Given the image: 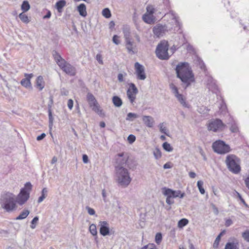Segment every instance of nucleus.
Masks as SVG:
<instances>
[{
    "instance_id": "1",
    "label": "nucleus",
    "mask_w": 249,
    "mask_h": 249,
    "mask_svg": "<svg viewBox=\"0 0 249 249\" xmlns=\"http://www.w3.org/2000/svg\"><path fill=\"white\" fill-rule=\"evenodd\" d=\"M176 71L177 77L181 80L185 89L194 82V74L188 63L181 62L178 63L176 66Z\"/></svg>"
},
{
    "instance_id": "2",
    "label": "nucleus",
    "mask_w": 249,
    "mask_h": 249,
    "mask_svg": "<svg viewBox=\"0 0 249 249\" xmlns=\"http://www.w3.org/2000/svg\"><path fill=\"white\" fill-rule=\"evenodd\" d=\"M176 71L177 77L181 80L185 89L194 82V74L188 63L181 62L178 63L176 66Z\"/></svg>"
},
{
    "instance_id": "3",
    "label": "nucleus",
    "mask_w": 249,
    "mask_h": 249,
    "mask_svg": "<svg viewBox=\"0 0 249 249\" xmlns=\"http://www.w3.org/2000/svg\"><path fill=\"white\" fill-rule=\"evenodd\" d=\"M116 180L119 185L127 187L131 181L129 173L124 167L115 166Z\"/></svg>"
},
{
    "instance_id": "4",
    "label": "nucleus",
    "mask_w": 249,
    "mask_h": 249,
    "mask_svg": "<svg viewBox=\"0 0 249 249\" xmlns=\"http://www.w3.org/2000/svg\"><path fill=\"white\" fill-rule=\"evenodd\" d=\"M0 205L6 212H10L16 208V200L15 196L10 193L3 194L0 198Z\"/></svg>"
},
{
    "instance_id": "5",
    "label": "nucleus",
    "mask_w": 249,
    "mask_h": 249,
    "mask_svg": "<svg viewBox=\"0 0 249 249\" xmlns=\"http://www.w3.org/2000/svg\"><path fill=\"white\" fill-rule=\"evenodd\" d=\"M225 163L229 170L232 173L237 174L240 172V160L235 155H228L226 157Z\"/></svg>"
},
{
    "instance_id": "6",
    "label": "nucleus",
    "mask_w": 249,
    "mask_h": 249,
    "mask_svg": "<svg viewBox=\"0 0 249 249\" xmlns=\"http://www.w3.org/2000/svg\"><path fill=\"white\" fill-rule=\"evenodd\" d=\"M32 184L30 182H26L24 188L21 189L19 194L17 197L16 201L20 205L24 204L30 196V193L32 190Z\"/></svg>"
},
{
    "instance_id": "7",
    "label": "nucleus",
    "mask_w": 249,
    "mask_h": 249,
    "mask_svg": "<svg viewBox=\"0 0 249 249\" xmlns=\"http://www.w3.org/2000/svg\"><path fill=\"white\" fill-rule=\"evenodd\" d=\"M169 46L168 42L161 41L158 44L156 50L157 56L161 60H167L169 58L168 53Z\"/></svg>"
},
{
    "instance_id": "8",
    "label": "nucleus",
    "mask_w": 249,
    "mask_h": 249,
    "mask_svg": "<svg viewBox=\"0 0 249 249\" xmlns=\"http://www.w3.org/2000/svg\"><path fill=\"white\" fill-rule=\"evenodd\" d=\"M212 148L214 152L219 154H225L231 151L230 146L221 140L214 142L212 144Z\"/></svg>"
},
{
    "instance_id": "9",
    "label": "nucleus",
    "mask_w": 249,
    "mask_h": 249,
    "mask_svg": "<svg viewBox=\"0 0 249 249\" xmlns=\"http://www.w3.org/2000/svg\"><path fill=\"white\" fill-rule=\"evenodd\" d=\"M226 127V125L224 124L222 121L219 119H213L211 120L208 125V129L209 131L217 132L222 131Z\"/></svg>"
},
{
    "instance_id": "10",
    "label": "nucleus",
    "mask_w": 249,
    "mask_h": 249,
    "mask_svg": "<svg viewBox=\"0 0 249 249\" xmlns=\"http://www.w3.org/2000/svg\"><path fill=\"white\" fill-rule=\"evenodd\" d=\"M87 101L89 107L92 108V110L97 113L98 115H102V110L100 109L99 104L92 94L88 93L87 96Z\"/></svg>"
},
{
    "instance_id": "11",
    "label": "nucleus",
    "mask_w": 249,
    "mask_h": 249,
    "mask_svg": "<svg viewBox=\"0 0 249 249\" xmlns=\"http://www.w3.org/2000/svg\"><path fill=\"white\" fill-rule=\"evenodd\" d=\"M59 67L63 71L67 74L71 76H74L76 73L75 68L66 61H61L59 63Z\"/></svg>"
},
{
    "instance_id": "12",
    "label": "nucleus",
    "mask_w": 249,
    "mask_h": 249,
    "mask_svg": "<svg viewBox=\"0 0 249 249\" xmlns=\"http://www.w3.org/2000/svg\"><path fill=\"white\" fill-rule=\"evenodd\" d=\"M169 87L172 91V92L177 98L178 102L184 107H188V104L185 102V98L183 97L182 94L179 93L178 88L173 83H171L169 85Z\"/></svg>"
},
{
    "instance_id": "13",
    "label": "nucleus",
    "mask_w": 249,
    "mask_h": 249,
    "mask_svg": "<svg viewBox=\"0 0 249 249\" xmlns=\"http://www.w3.org/2000/svg\"><path fill=\"white\" fill-rule=\"evenodd\" d=\"M170 29L166 25L158 24L153 28V32L157 37L162 36Z\"/></svg>"
},
{
    "instance_id": "14",
    "label": "nucleus",
    "mask_w": 249,
    "mask_h": 249,
    "mask_svg": "<svg viewBox=\"0 0 249 249\" xmlns=\"http://www.w3.org/2000/svg\"><path fill=\"white\" fill-rule=\"evenodd\" d=\"M138 92V90L135 85L133 83H130L127 90L126 94L131 103L133 104L135 102L136 96Z\"/></svg>"
},
{
    "instance_id": "15",
    "label": "nucleus",
    "mask_w": 249,
    "mask_h": 249,
    "mask_svg": "<svg viewBox=\"0 0 249 249\" xmlns=\"http://www.w3.org/2000/svg\"><path fill=\"white\" fill-rule=\"evenodd\" d=\"M134 66L137 79L141 80H145L146 76L144 67L138 62H136Z\"/></svg>"
},
{
    "instance_id": "16",
    "label": "nucleus",
    "mask_w": 249,
    "mask_h": 249,
    "mask_svg": "<svg viewBox=\"0 0 249 249\" xmlns=\"http://www.w3.org/2000/svg\"><path fill=\"white\" fill-rule=\"evenodd\" d=\"M128 159V156L127 154H125L123 152L118 154L116 158L117 163L116 166L124 167V166L127 164Z\"/></svg>"
},
{
    "instance_id": "17",
    "label": "nucleus",
    "mask_w": 249,
    "mask_h": 249,
    "mask_svg": "<svg viewBox=\"0 0 249 249\" xmlns=\"http://www.w3.org/2000/svg\"><path fill=\"white\" fill-rule=\"evenodd\" d=\"M100 233L103 236H106L109 234V224L107 221L99 222Z\"/></svg>"
},
{
    "instance_id": "18",
    "label": "nucleus",
    "mask_w": 249,
    "mask_h": 249,
    "mask_svg": "<svg viewBox=\"0 0 249 249\" xmlns=\"http://www.w3.org/2000/svg\"><path fill=\"white\" fill-rule=\"evenodd\" d=\"M33 76L34 75L33 73H25L24 76L25 78H23L21 81V85L26 88H31V83L30 80L33 77Z\"/></svg>"
},
{
    "instance_id": "19",
    "label": "nucleus",
    "mask_w": 249,
    "mask_h": 249,
    "mask_svg": "<svg viewBox=\"0 0 249 249\" xmlns=\"http://www.w3.org/2000/svg\"><path fill=\"white\" fill-rule=\"evenodd\" d=\"M164 191L163 194L164 196H169L171 198L178 197L179 195L180 194V190H173L169 188H164Z\"/></svg>"
},
{
    "instance_id": "20",
    "label": "nucleus",
    "mask_w": 249,
    "mask_h": 249,
    "mask_svg": "<svg viewBox=\"0 0 249 249\" xmlns=\"http://www.w3.org/2000/svg\"><path fill=\"white\" fill-rule=\"evenodd\" d=\"M50 103L48 104V113H49V128L52 129L53 125V118L52 112V106L53 104V98L52 96H50Z\"/></svg>"
},
{
    "instance_id": "21",
    "label": "nucleus",
    "mask_w": 249,
    "mask_h": 249,
    "mask_svg": "<svg viewBox=\"0 0 249 249\" xmlns=\"http://www.w3.org/2000/svg\"><path fill=\"white\" fill-rule=\"evenodd\" d=\"M207 86L208 89L213 92L217 90V86L216 85L215 80L212 78H209L207 80Z\"/></svg>"
},
{
    "instance_id": "22",
    "label": "nucleus",
    "mask_w": 249,
    "mask_h": 249,
    "mask_svg": "<svg viewBox=\"0 0 249 249\" xmlns=\"http://www.w3.org/2000/svg\"><path fill=\"white\" fill-rule=\"evenodd\" d=\"M142 20L146 23L153 24L155 21V18L153 15L148 14L147 13L144 14L142 17Z\"/></svg>"
},
{
    "instance_id": "23",
    "label": "nucleus",
    "mask_w": 249,
    "mask_h": 249,
    "mask_svg": "<svg viewBox=\"0 0 249 249\" xmlns=\"http://www.w3.org/2000/svg\"><path fill=\"white\" fill-rule=\"evenodd\" d=\"M142 121L144 124L148 127H152L154 123V119L150 116H143Z\"/></svg>"
},
{
    "instance_id": "24",
    "label": "nucleus",
    "mask_w": 249,
    "mask_h": 249,
    "mask_svg": "<svg viewBox=\"0 0 249 249\" xmlns=\"http://www.w3.org/2000/svg\"><path fill=\"white\" fill-rule=\"evenodd\" d=\"M224 249H239V242L237 240L229 242L225 245Z\"/></svg>"
},
{
    "instance_id": "25",
    "label": "nucleus",
    "mask_w": 249,
    "mask_h": 249,
    "mask_svg": "<svg viewBox=\"0 0 249 249\" xmlns=\"http://www.w3.org/2000/svg\"><path fill=\"white\" fill-rule=\"evenodd\" d=\"M77 10L81 16L83 17L87 16V12L86 10V6L84 3L80 4L77 6Z\"/></svg>"
},
{
    "instance_id": "26",
    "label": "nucleus",
    "mask_w": 249,
    "mask_h": 249,
    "mask_svg": "<svg viewBox=\"0 0 249 249\" xmlns=\"http://www.w3.org/2000/svg\"><path fill=\"white\" fill-rule=\"evenodd\" d=\"M36 88L39 90H42L45 86V82L42 76H39L36 80Z\"/></svg>"
},
{
    "instance_id": "27",
    "label": "nucleus",
    "mask_w": 249,
    "mask_h": 249,
    "mask_svg": "<svg viewBox=\"0 0 249 249\" xmlns=\"http://www.w3.org/2000/svg\"><path fill=\"white\" fill-rule=\"evenodd\" d=\"M230 126V130L232 133H236L238 131V128L235 121L232 118H230L228 123Z\"/></svg>"
},
{
    "instance_id": "28",
    "label": "nucleus",
    "mask_w": 249,
    "mask_h": 249,
    "mask_svg": "<svg viewBox=\"0 0 249 249\" xmlns=\"http://www.w3.org/2000/svg\"><path fill=\"white\" fill-rule=\"evenodd\" d=\"M126 42V48L129 53L131 54H134L136 53L135 50V47H134L133 46V42L131 41H128Z\"/></svg>"
},
{
    "instance_id": "29",
    "label": "nucleus",
    "mask_w": 249,
    "mask_h": 249,
    "mask_svg": "<svg viewBox=\"0 0 249 249\" xmlns=\"http://www.w3.org/2000/svg\"><path fill=\"white\" fill-rule=\"evenodd\" d=\"M66 4V2L65 0H60L55 3V7L59 13H61Z\"/></svg>"
},
{
    "instance_id": "30",
    "label": "nucleus",
    "mask_w": 249,
    "mask_h": 249,
    "mask_svg": "<svg viewBox=\"0 0 249 249\" xmlns=\"http://www.w3.org/2000/svg\"><path fill=\"white\" fill-rule=\"evenodd\" d=\"M112 102L116 107H120L123 104L122 99L117 96H114L112 98Z\"/></svg>"
},
{
    "instance_id": "31",
    "label": "nucleus",
    "mask_w": 249,
    "mask_h": 249,
    "mask_svg": "<svg viewBox=\"0 0 249 249\" xmlns=\"http://www.w3.org/2000/svg\"><path fill=\"white\" fill-rule=\"evenodd\" d=\"M30 213V211L28 210H24L16 218V220H22L26 218Z\"/></svg>"
},
{
    "instance_id": "32",
    "label": "nucleus",
    "mask_w": 249,
    "mask_h": 249,
    "mask_svg": "<svg viewBox=\"0 0 249 249\" xmlns=\"http://www.w3.org/2000/svg\"><path fill=\"white\" fill-rule=\"evenodd\" d=\"M21 8L23 13L28 11L30 8V5L29 2L26 0L23 1L21 4Z\"/></svg>"
},
{
    "instance_id": "33",
    "label": "nucleus",
    "mask_w": 249,
    "mask_h": 249,
    "mask_svg": "<svg viewBox=\"0 0 249 249\" xmlns=\"http://www.w3.org/2000/svg\"><path fill=\"white\" fill-rule=\"evenodd\" d=\"M139 117V116L134 113H128L126 117V120L128 121H133L135 119Z\"/></svg>"
},
{
    "instance_id": "34",
    "label": "nucleus",
    "mask_w": 249,
    "mask_h": 249,
    "mask_svg": "<svg viewBox=\"0 0 249 249\" xmlns=\"http://www.w3.org/2000/svg\"><path fill=\"white\" fill-rule=\"evenodd\" d=\"M19 18L20 20L25 23H28L30 22L28 17L23 13L19 15Z\"/></svg>"
},
{
    "instance_id": "35",
    "label": "nucleus",
    "mask_w": 249,
    "mask_h": 249,
    "mask_svg": "<svg viewBox=\"0 0 249 249\" xmlns=\"http://www.w3.org/2000/svg\"><path fill=\"white\" fill-rule=\"evenodd\" d=\"M153 155L156 160L160 159L161 157V153L160 149L159 148L156 147L153 150Z\"/></svg>"
},
{
    "instance_id": "36",
    "label": "nucleus",
    "mask_w": 249,
    "mask_h": 249,
    "mask_svg": "<svg viewBox=\"0 0 249 249\" xmlns=\"http://www.w3.org/2000/svg\"><path fill=\"white\" fill-rule=\"evenodd\" d=\"M159 127L160 130V132L165 134L167 136H168V129L166 128V127H165L163 123L160 124L159 125Z\"/></svg>"
},
{
    "instance_id": "37",
    "label": "nucleus",
    "mask_w": 249,
    "mask_h": 249,
    "mask_svg": "<svg viewBox=\"0 0 249 249\" xmlns=\"http://www.w3.org/2000/svg\"><path fill=\"white\" fill-rule=\"evenodd\" d=\"M102 15L106 18H109L111 16V12L109 8H104L102 11Z\"/></svg>"
},
{
    "instance_id": "38",
    "label": "nucleus",
    "mask_w": 249,
    "mask_h": 249,
    "mask_svg": "<svg viewBox=\"0 0 249 249\" xmlns=\"http://www.w3.org/2000/svg\"><path fill=\"white\" fill-rule=\"evenodd\" d=\"M162 147L164 150L167 152H172L173 150L170 144L167 142H165L162 144Z\"/></svg>"
},
{
    "instance_id": "39",
    "label": "nucleus",
    "mask_w": 249,
    "mask_h": 249,
    "mask_svg": "<svg viewBox=\"0 0 249 249\" xmlns=\"http://www.w3.org/2000/svg\"><path fill=\"white\" fill-rule=\"evenodd\" d=\"M89 231L92 235L95 236L97 235V232L96 227L95 224H92L90 225L89 227Z\"/></svg>"
},
{
    "instance_id": "40",
    "label": "nucleus",
    "mask_w": 249,
    "mask_h": 249,
    "mask_svg": "<svg viewBox=\"0 0 249 249\" xmlns=\"http://www.w3.org/2000/svg\"><path fill=\"white\" fill-rule=\"evenodd\" d=\"M55 60L57 63V64L59 66L60 63H61V61H65L64 59H63L61 56L59 55L56 52H55V54H53Z\"/></svg>"
},
{
    "instance_id": "41",
    "label": "nucleus",
    "mask_w": 249,
    "mask_h": 249,
    "mask_svg": "<svg viewBox=\"0 0 249 249\" xmlns=\"http://www.w3.org/2000/svg\"><path fill=\"white\" fill-rule=\"evenodd\" d=\"M55 60L57 63V64L59 66L60 63H61V61H65L64 59H63L61 56L59 55L56 52H55V54H53Z\"/></svg>"
},
{
    "instance_id": "42",
    "label": "nucleus",
    "mask_w": 249,
    "mask_h": 249,
    "mask_svg": "<svg viewBox=\"0 0 249 249\" xmlns=\"http://www.w3.org/2000/svg\"><path fill=\"white\" fill-rule=\"evenodd\" d=\"M203 184V182L201 180H199L197 182V186L199 189L200 193L202 195L204 194L205 192L204 189L202 187Z\"/></svg>"
},
{
    "instance_id": "43",
    "label": "nucleus",
    "mask_w": 249,
    "mask_h": 249,
    "mask_svg": "<svg viewBox=\"0 0 249 249\" xmlns=\"http://www.w3.org/2000/svg\"><path fill=\"white\" fill-rule=\"evenodd\" d=\"M188 220L185 218L180 219L178 222V227L182 228L186 226L188 223Z\"/></svg>"
},
{
    "instance_id": "44",
    "label": "nucleus",
    "mask_w": 249,
    "mask_h": 249,
    "mask_svg": "<svg viewBox=\"0 0 249 249\" xmlns=\"http://www.w3.org/2000/svg\"><path fill=\"white\" fill-rule=\"evenodd\" d=\"M162 234L160 232H158L156 233L155 236V242L158 244L159 245L162 240Z\"/></svg>"
},
{
    "instance_id": "45",
    "label": "nucleus",
    "mask_w": 249,
    "mask_h": 249,
    "mask_svg": "<svg viewBox=\"0 0 249 249\" xmlns=\"http://www.w3.org/2000/svg\"><path fill=\"white\" fill-rule=\"evenodd\" d=\"M155 8L154 6L152 5H149L146 7V13L148 14H150L153 15V14L155 12Z\"/></svg>"
},
{
    "instance_id": "46",
    "label": "nucleus",
    "mask_w": 249,
    "mask_h": 249,
    "mask_svg": "<svg viewBox=\"0 0 249 249\" xmlns=\"http://www.w3.org/2000/svg\"><path fill=\"white\" fill-rule=\"evenodd\" d=\"M38 221V216H35L33 220L31 221V225L30 226V227L32 229H34L36 228V224Z\"/></svg>"
},
{
    "instance_id": "47",
    "label": "nucleus",
    "mask_w": 249,
    "mask_h": 249,
    "mask_svg": "<svg viewBox=\"0 0 249 249\" xmlns=\"http://www.w3.org/2000/svg\"><path fill=\"white\" fill-rule=\"evenodd\" d=\"M242 237L245 241L249 242V230H246L242 233Z\"/></svg>"
},
{
    "instance_id": "48",
    "label": "nucleus",
    "mask_w": 249,
    "mask_h": 249,
    "mask_svg": "<svg viewBox=\"0 0 249 249\" xmlns=\"http://www.w3.org/2000/svg\"><path fill=\"white\" fill-rule=\"evenodd\" d=\"M141 249H158L154 244H149L143 247Z\"/></svg>"
},
{
    "instance_id": "49",
    "label": "nucleus",
    "mask_w": 249,
    "mask_h": 249,
    "mask_svg": "<svg viewBox=\"0 0 249 249\" xmlns=\"http://www.w3.org/2000/svg\"><path fill=\"white\" fill-rule=\"evenodd\" d=\"M220 240V236H217L213 244V247L214 249H217L219 246V241Z\"/></svg>"
},
{
    "instance_id": "50",
    "label": "nucleus",
    "mask_w": 249,
    "mask_h": 249,
    "mask_svg": "<svg viewBox=\"0 0 249 249\" xmlns=\"http://www.w3.org/2000/svg\"><path fill=\"white\" fill-rule=\"evenodd\" d=\"M124 37L125 38V42L131 40L130 37V33L129 31H124Z\"/></svg>"
},
{
    "instance_id": "51",
    "label": "nucleus",
    "mask_w": 249,
    "mask_h": 249,
    "mask_svg": "<svg viewBox=\"0 0 249 249\" xmlns=\"http://www.w3.org/2000/svg\"><path fill=\"white\" fill-rule=\"evenodd\" d=\"M127 140L130 143H132L136 140V137L134 135L130 134L127 137Z\"/></svg>"
},
{
    "instance_id": "52",
    "label": "nucleus",
    "mask_w": 249,
    "mask_h": 249,
    "mask_svg": "<svg viewBox=\"0 0 249 249\" xmlns=\"http://www.w3.org/2000/svg\"><path fill=\"white\" fill-rule=\"evenodd\" d=\"M86 209L88 211V213L89 215H93L95 214V212L93 209L89 206H87Z\"/></svg>"
},
{
    "instance_id": "53",
    "label": "nucleus",
    "mask_w": 249,
    "mask_h": 249,
    "mask_svg": "<svg viewBox=\"0 0 249 249\" xmlns=\"http://www.w3.org/2000/svg\"><path fill=\"white\" fill-rule=\"evenodd\" d=\"M167 196L166 199V202L169 205H172L174 203V201L173 198L169 197V196Z\"/></svg>"
},
{
    "instance_id": "54",
    "label": "nucleus",
    "mask_w": 249,
    "mask_h": 249,
    "mask_svg": "<svg viewBox=\"0 0 249 249\" xmlns=\"http://www.w3.org/2000/svg\"><path fill=\"white\" fill-rule=\"evenodd\" d=\"M112 41L113 43L116 45H118L120 43V41L119 40V36L117 35H114L113 36Z\"/></svg>"
},
{
    "instance_id": "55",
    "label": "nucleus",
    "mask_w": 249,
    "mask_h": 249,
    "mask_svg": "<svg viewBox=\"0 0 249 249\" xmlns=\"http://www.w3.org/2000/svg\"><path fill=\"white\" fill-rule=\"evenodd\" d=\"M96 59L98 61V62L101 64H103V62L102 60V55L100 54H97L96 56Z\"/></svg>"
},
{
    "instance_id": "56",
    "label": "nucleus",
    "mask_w": 249,
    "mask_h": 249,
    "mask_svg": "<svg viewBox=\"0 0 249 249\" xmlns=\"http://www.w3.org/2000/svg\"><path fill=\"white\" fill-rule=\"evenodd\" d=\"M73 102L72 99H69L68 101V107L70 109H71L73 107Z\"/></svg>"
},
{
    "instance_id": "57",
    "label": "nucleus",
    "mask_w": 249,
    "mask_h": 249,
    "mask_svg": "<svg viewBox=\"0 0 249 249\" xmlns=\"http://www.w3.org/2000/svg\"><path fill=\"white\" fill-rule=\"evenodd\" d=\"M46 136V134L44 133H42L40 135L38 136L36 138V140L38 141L43 140Z\"/></svg>"
},
{
    "instance_id": "58",
    "label": "nucleus",
    "mask_w": 249,
    "mask_h": 249,
    "mask_svg": "<svg viewBox=\"0 0 249 249\" xmlns=\"http://www.w3.org/2000/svg\"><path fill=\"white\" fill-rule=\"evenodd\" d=\"M173 19L174 20L175 22V24L176 25L178 26V27H179L180 26V24H179V21H178V18L176 17L175 15H173Z\"/></svg>"
},
{
    "instance_id": "59",
    "label": "nucleus",
    "mask_w": 249,
    "mask_h": 249,
    "mask_svg": "<svg viewBox=\"0 0 249 249\" xmlns=\"http://www.w3.org/2000/svg\"><path fill=\"white\" fill-rule=\"evenodd\" d=\"M234 195L235 196H237V197L238 198H239V199L241 200V201L242 202V200H244L241 196V195L238 193L237 192V191H234Z\"/></svg>"
},
{
    "instance_id": "60",
    "label": "nucleus",
    "mask_w": 249,
    "mask_h": 249,
    "mask_svg": "<svg viewBox=\"0 0 249 249\" xmlns=\"http://www.w3.org/2000/svg\"><path fill=\"white\" fill-rule=\"evenodd\" d=\"M118 80L120 82H122L124 81V75L122 73H119L118 75Z\"/></svg>"
},
{
    "instance_id": "61",
    "label": "nucleus",
    "mask_w": 249,
    "mask_h": 249,
    "mask_svg": "<svg viewBox=\"0 0 249 249\" xmlns=\"http://www.w3.org/2000/svg\"><path fill=\"white\" fill-rule=\"evenodd\" d=\"M82 159H83V162L85 163H87L89 161V158L87 155H85V154L83 155Z\"/></svg>"
},
{
    "instance_id": "62",
    "label": "nucleus",
    "mask_w": 249,
    "mask_h": 249,
    "mask_svg": "<svg viewBox=\"0 0 249 249\" xmlns=\"http://www.w3.org/2000/svg\"><path fill=\"white\" fill-rule=\"evenodd\" d=\"M232 224V221L231 219H227L225 222V226L229 227Z\"/></svg>"
},
{
    "instance_id": "63",
    "label": "nucleus",
    "mask_w": 249,
    "mask_h": 249,
    "mask_svg": "<svg viewBox=\"0 0 249 249\" xmlns=\"http://www.w3.org/2000/svg\"><path fill=\"white\" fill-rule=\"evenodd\" d=\"M61 95H62L67 96L68 95L69 91L68 90H66L65 89H61Z\"/></svg>"
},
{
    "instance_id": "64",
    "label": "nucleus",
    "mask_w": 249,
    "mask_h": 249,
    "mask_svg": "<svg viewBox=\"0 0 249 249\" xmlns=\"http://www.w3.org/2000/svg\"><path fill=\"white\" fill-rule=\"evenodd\" d=\"M245 182L247 187L249 189V176L245 180Z\"/></svg>"
}]
</instances>
